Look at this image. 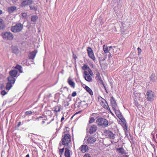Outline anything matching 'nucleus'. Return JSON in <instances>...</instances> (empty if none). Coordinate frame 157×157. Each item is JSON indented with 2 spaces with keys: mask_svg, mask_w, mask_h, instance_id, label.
<instances>
[{
  "mask_svg": "<svg viewBox=\"0 0 157 157\" xmlns=\"http://www.w3.org/2000/svg\"><path fill=\"white\" fill-rule=\"evenodd\" d=\"M96 122L98 125L99 127L105 128L109 125L108 121L103 118H98L96 120Z\"/></svg>",
  "mask_w": 157,
  "mask_h": 157,
  "instance_id": "obj_1",
  "label": "nucleus"
},
{
  "mask_svg": "<svg viewBox=\"0 0 157 157\" xmlns=\"http://www.w3.org/2000/svg\"><path fill=\"white\" fill-rule=\"evenodd\" d=\"M23 27V24L20 23H17L15 25L11 27V30L13 33L19 32L21 31Z\"/></svg>",
  "mask_w": 157,
  "mask_h": 157,
  "instance_id": "obj_2",
  "label": "nucleus"
},
{
  "mask_svg": "<svg viewBox=\"0 0 157 157\" xmlns=\"http://www.w3.org/2000/svg\"><path fill=\"white\" fill-rule=\"evenodd\" d=\"M86 99V100L81 101L78 103L77 105L78 108L80 109L81 108H86L87 107L88 104L89 103L88 101L90 100V98H88Z\"/></svg>",
  "mask_w": 157,
  "mask_h": 157,
  "instance_id": "obj_3",
  "label": "nucleus"
},
{
  "mask_svg": "<svg viewBox=\"0 0 157 157\" xmlns=\"http://www.w3.org/2000/svg\"><path fill=\"white\" fill-rule=\"evenodd\" d=\"M1 35L3 38L6 40H12L13 38V35L9 32H4L2 33Z\"/></svg>",
  "mask_w": 157,
  "mask_h": 157,
  "instance_id": "obj_4",
  "label": "nucleus"
},
{
  "mask_svg": "<svg viewBox=\"0 0 157 157\" xmlns=\"http://www.w3.org/2000/svg\"><path fill=\"white\" fill-rule=\"evenodd\" d=\"M71 137L70 135L69 134H66L65 135L61 140L62 143L63 145H68L69 143L71 142Z\"/></svg>",
  "mask_w": 157,
  "mask_h": 157,
  "instance_id": "obj_5",
  "label": "nucleus"
},
{
  "mask_svg": "<svg viewBox=\"0 0 157 157\" xmlns=\"http://www.w3.org/2000/svg\"><path fill=\"white\" fill-rule=\"evenodd\" d=\"M104 133L106 137L110 139L113 140L115 138L116 135L109 130H105Z\"/></svg>",
  "mask_w": 157,
  "mask_h": 157,
  "instance_id": "obj_6",
  "label": "nucleus"
},
{
  "mask_svg": "<svg viewBox=\"0 0 157 157\" xmlns=\"http://www.w3.org/2000/svg\"><path fill=\"white\" fill-rule=\"evenodd\" d=\"M155 94L151 90H148L146 93V96L147 100L150 101H151L153 100L154 98Z\"/></svg>",
  "mask_w": 157,
  "mask_h": 157,
  "instance_id": "obj_7",
  "label": "nucleus"
},
{
  "mask_svg": "<svg viewBox=\"0 0 157 157\" xmlns=\"http://www.w3.org/2000/svg\"><path fill=\"white\" fill-rule=\"evenodd\" d=\"M87 51L88 56L89 57L94 61L95 59V58L94 54L92 48L90 47H88L87 48Z\"/></svg>",
  "mask_w": 157,
  "mask_h": 157,
  "instance_id": "obj_8",
  "label": "nucleus"
},
{
  "mask_svg": "<svg viewBox=\"0 0 157 157\" xmlns=\"http://www.w3.org/2000/svg\"><path fill=\"white\" fill-rule=\"evenodd\" d=\"M32 0H23L21 3V6L22 7H25L32 4Z\"/></svg>",
  "mask_w": 157,
  "mask_h": 157,
  "instance_id": "obj_9",
  "label": "nucleus"
},
{
  "mask_svg": "<svg viewBox=\"0 0 157 157\" xmlns=\"http://www.w3.org/2000/svg\"><path fill=\"white\" fill-rule=\"evenodd\" d=\"M98 127L95 124L92 125L89 127V132L90 134H92L95 132L97 130Z\"/></svg>",
  "mask_w": 157,
  "mask_h": 157,
  "instance_id": "obj_10",
  "label": "nucleus"
},
{
  "mask_svg": "<svg viewBox=\"0 0 157 157\" xmlns=\"http://www.w3.org/2000/svg\"><path fill=\"white\" fill-rule=\"evenodd\" d=\"M96 139L94 136H90L87 140V143L90 144H93L96 141Z\"/></svg>",
  "mask_w": 157,
  "mask_h": 157,
  "instance_id": "obj_11",
  "label": "nucleus"
},
{
  "mask_svg": "<svg viewBox=\"0 0 157 157\" xmlns=\"http://www.w3.org/2000/svg\"><path fill=\"white\" fill-rule=\"evenodd\" d=\"M81 151L82 153L87 152L89 151L88 146L86 145H82L79 148Z\"/></svg>",
  "mask_w": 157,
  "mask_h": 157,
  "instance_id": "obj_12",
  "label": "nucleus"
},
{
  "mask_svg": "<svg viewBox=\"0 0 157 157\" xmlns=\"http://www.w3.org/2000/svg\"><path fill=\"white\" fill-rule=\"evenodd\" d=\"M116 150L117 152L121 155H125L126 154L125 151L123 147H121L117 148Z\"/></svg>",
  "mask_w": 157,
  "mask_h": 157,
  "instance_id": "obj_13",
  "label": "nucleus"
},
{
  "mask_svg": "<svg viewBox=\"0 0 157 157\" xmlns=\"http://www.w3.org/2000/svg\"><path fill=\"white\" fill-rule=\"evenodd\" d=\"M111 102L113 109L115 110L116 107L117 106V105L116 103V101L113 97H111Z\"/></svg>",
  "mask_w": 157,
  "mask_h": 157,
  "instance_id": "obj_14",
  "label": "nucleus"
},
{
  "mask_svg": "<svg viewBox=\"0 0 157 157\" xmlns=\"http://www.w3.org/2000/svg\"><path fill=\"white\" fill-rule=\"evenodd\" d=\"M17 71L16 70H13L9 72V74L11 76L14 77L17 76Z\"/></svg>",
  "mask_w": 157,
  "mask_h": 157,
  "instance_id": "obj_15",
  "label": "nucleus"
},
{
  "mask_svg": "<svg viewBox=\"0 0 157 157\" xmlns=\"http://www.w3.org/2000/svg\"><path fill=\"white\" fill-rule=\"evenodd\" d=\"M37 53V51L36 50H34L31 52L30 53L29 56V59H33L35 58Z\"/></svg>",
  "mask_w": 157,
  "mask_h": 157,
  "instance_id": "obj_16",
  "label": "nucleus"
},
{
  "mask_svg": "<svg viewBox=\"0 0 157 157\" xmlns=\"http://www.w3.org/2000/svg\"><path fill=\"white\" fill-rule=\"evenodd\" d=\"M70 151L67 148H65L64 155L66 157H71Z\"/></svg>",
  "mask_w": 157,
  "mask_h": 157,
  "instance_id": "obj_17",
  "label": "nucleus"
},
{
  "mask_svg": "<svg viewBox=\"0 0 157 157\" xmlns=\"http://www.w3.org/2000/svg\"><path fill=\"white\" fill-rule=\"evenodd\" d=\"M9 82H10L11 84H14L15 81V79L14 77L12 76L8 77L7 78Z\"/></svg>",
  "mask_w": 157,
  "mask_h": 157,
  "instance_id": "obj_18",
  "label": "nucleus"
},
{
  "mask_svg": "<svg viewBox=\"0 0 157 157\" xmlns=\"http://www.w3.org/2000/svg\"><path fill=\"white\" fill-rule=\"evenodd\" d=\"M68 82L72 87L74 88L75 87V83L72 81L70 78H69L68 79Z\"/></svg>",
  "mask_w": 157,
  "mask_h": 157,
  "instance_id": "obj_19",
  "label": "nucleus"
},
{
  "mask_svg": "<svg viewBox=\"0 0 157 157\" xmlns=\"http://www.w3.org/2000/svg\"><path fill=\"white\" fill-rule=\"evenodd\" d=\"M5 25L3 20L0 18V30L3 29L5 28Z\"/></svg>",
  "mask_w": 157,
  "mask_h": 157,
  "instance_id": "obj_20",
  "label": "nucleus"
},
{
  "mask_svg": "<svg viewBox=\"0 0 157 157\" xmlns=\"http://www.w3.org/2000/svg\"><path fill=\"white\" fill-rule=\"evenodd\" d=\"M85 89L91 95H93V92L92 90L88 86H85Z\"/></svg>",
  "mask_w": 157,
  "mask_h": 157,
  "instance_id": "obj_21",
  "label": "nucleus"
},
{
  "mask_svg": "<svg viewBox=\"0 0 157 157\" xmlns=\"http://www.w3.org/2000/svg\"><path fill=\"white\" fill-rule=\"evenodd\" d=\"M17 8L16 6H13L9 7L8 9V11L10 13H12L16 10Z\"/></svg>",
  "mask_w": 157,
  "mask_h": 157,
  "instance_id": "obj_22",
  "label": "nucleus"
},
{
  "mask_svg": "<svg viewBox=\"0 0 157 157\" xmlns=\"http://www.w3.org/2000/svg\"><path fill=\"white\" fill-rule=\"evenodd\" d=\"M38 18V17L36 15H33L31 17V21L32 22H35Z\"/></svg>",
  "mask_w": 157,
  "mask_h": 157,
  "instance_id": "obj_23",
  "label": "nucleus"
},
{
  "mask_svg": "<svg viewBox=\"0 0 157 157\" xmlns=\"http://www.w3.org/2000/svg\"><path fill=\"white\" fill-rule=\"evenodd\" d=\"M14 68L17 69L18 70L19 72L21 73L23 72L22 70V67L21 66L19 65H17Z\"/></svg>",
  "mask_w": 157,
  "mask_h": 157,
  "instance_id": "obj_24",
  "label": "nucleus"
},
{
  "mask_svg": "<svg viewBox=\"0 0 157 157\" xmlns=\"http://www.w3.org/2000/svg\"><path fill=\"white\" fill-rule=\"evenodd\" d=\"M85 80L88 82H91L92 80V77L90 76L89 75H87L85 76L84 77Z\"/></svg>",
  "mask_w": 157,
  "mask_h": 157,
  "instance_id": "obj_25",
  "label": "nucleus"
},
{
  "mask_svg": "<svg viewBox=\"0 0 157 157\" xmlns=\"http://www.w3.org/2000/svg\"><path fill=\"white\" fill-rule=\"evenodd\" d=\"M150 81L153 82H155L156 79V77L154 74H152L150 76Z\"/></svg>",
  "mask_w": 157,
  "mask_h": 157,
  "instance_id": "obj_26",
  "label": "nucleus"
},
{
  "mask_svg": "<svg viewBox=\"0 0 157 157\" xmlns=\"http://www.w3.org/2000/svg\"><path fill=\"white\" fill-rule=\"evenodd\" d=\"M12 86V84L8 82L6 84V88L7 90H9L11 88Z\"/></svg>",
  "mask_w": 157,
  "mask_h": 157,
  "instance_id": "obj_27",
  "label": "nucleus"
},
{
  "mask_svg": "<svg viewBox=\"0 0 157 157\" xmlns=\"http://www.w3.org/2000/svg\"><path fill=\"white\" fill-rule=\"evenodd\" d=\"M54 109H55V111L56 112H58L60 111L61 107L60 106L57 105L55 106L54 108Z\"/></svg>",
  "mask_w": 157,
  "mask_h": 157,
  "instance_id": "obj_28",
  "label": "nucleus"
},
{
  "mask_svg": "<svg viewBox=\"0 0 157 157\" xmlns=\"http://www.w3.org/2000/svg\"><path fill=\"white\" fill-rule=\"evenodd\" d=\"M69 104L68 102L67 101H64L63 102V105L65 107L68 106L69 105Z\"/></svg>",
  "mask_w": 157,
  "mask_h": 157,
  "instance_id": "obj_29",
  "label": "nucleus"
},
{
  "mask_svg": "<svg viewBox=\"0 0 157 157\" xmlns=\"http://www.w3.org/2000/svg\"><path fill=\"white\" fill-rule=\"evenodd\" d=\"M103 49L104 52L106 53H108L109 51L107 47L105 45L103 46Z\"/></svg>",
  "mask_w": 157,
  "mask_h": 157,
  "instance_id": "obj_30",
  "label": "nucleus"
},
{
  "mask_svg": "<svg viewBox=\"0 0 157 157\" xmlns=\"http://www.w3.org/2000/svg\"><path fill=\"white\" fill-rule=\"evenodd\" d=\"M82 69L83 70H88L90 68L87 65L84 64L82 67Z\"/></svg>",
  "mask_w": 157,
  "mask_h": 157,
  "instance_id": "obj_31",
  "label": "nucleus"
},
{
  "mask_svg": "<svg viewBox=\"0 0 157 157\" xmlns=\"http://www.w3.org/2000/svg\"><path fill=\"white\" fill-rule=\"evenodd\" d=\"M64 148L63 147L62 149H60L59 151V154L60 155H62L64 151Z\"/></svg>",
  "mask_w": 157,
  "mask_h": 157,
  "instance_id": "obj_32",
  "label": "nucleus"
},
{
  "mask_svg": "<svg viewBox=\"0 0 157 157\" xmlns=\"http://www.w3.org/2000/svg\"><path fill=\"white\" fill-rule=\"evenodd\" d=\"M113 51L114 53H117L118 50H119V49H118L116 47L113 46Z\"/></svg>",
  "mask_w": 157,
  "mask_h": 157,
  "instance_id": "obj_33",
  "label": "nucleus"
},
{
  "mask_svg": "<svg viewBox=\"0 0 157 157\" xmlns=\"http://www.w3.org/2000/svg\"><path fill=\"white\" fill-rule=\"evenodd\" d=\"M95 121V119L94 117H92L90 119V120L89 121V123L90 124L94 122Z\"/></svg>",
  "mask_w": 157,
  "mask_h": 157,
  "instance_id": "obj_34",
  "label": "nucleus"
},
{
  "mask_svg": "<svg viewBox=\"0 0 157 157\" xmlns=\"http://www.w3.org/2000/svg\"><path fill=\"white\" fill-rule=\"evenodd\" d=\"M32 113H33V112L31 111H27L25 112V114L26 115H28L29 114H32Z\"/></svg>",
  "mask_w": 157,
  "mask_h": 157,
  "instance_id": "obj_35",
  "label": "nucleus"
},
{
  "mask_svg": "<svg viewBox=\"0 0 157 157\" xmlns=\"http://www.w3.org/2000/svg\"><path fill=\"white\" fill-rule=\"evenodd\" d=\"M137 50L138 55H140L141 53L142 50L140 48H137Z\"/></svg>",
  "mask_w": 157,
  "mask_h": 157,
  "instance_id": "obj_36",
  "label": "nucleus"
},
{
  "mask_svg": "<svg viewBox=\"0 0 157 157\" xmlns=\"http://www.w3.org/2000/svg\"><path fill=\"white\" fill-rule=\"evenodd\" d=\"M1 94L2 95H5L7 94V93L4 90L2 91L1 92Z\"/></svg>",
  "mask_w": 157,
  "mask_h": 157,
  "instance_id": "obj_37",
  "label": "nucleus"
},
{
  "mask_svg": "<svg viewBox=\"0 0 157 157\" xmlns=\"http://www.w3.org/2000/svg\"><path fill=\"white\" fill-rule=\"evenodd\" d=\"M96 77L98 78L99 80L101 79V78L100 75V74L99 72H97V74H96Z\"/></svg>",
  "mask_w": 157,
  "mask_h": 157,
  "instance_id": "obj_38",
  "label": "nucleus"
},
{
  "mask_svg": "<svg viewBox=\"0 0 157 157\" xmlns=\"http://www.w3.org/2000/svg\"><path fill=\"white\" fill-rule=\"evenodd\" d=\"M29 7L31 10H36V9L34 6H29Z\"/></svg>",
  "mask_w": 157,
  "mask_h": 157,
  "instance_id": "obj_39",
  "label": "nucleus"
},
{
  "mask_svg": "<svg viewBox=\"0 0 157 157\" xmlns=\"http://www.w3.org/2000/svg\"><path fill=\"white\" fill-rule=\"evenodd\" d=\"M121 121L123 123L125 124L126 123V121L124 117L121 119Z\"/></svg>",
  "mask_w": 157,
  "mask_h": 157,
  "instance_id": "obj_40",
  "label": "nucleus"
},
{
  "mask_svg": "<svg viewBox=\"0 0 157 157\" xmlns=\"http://www.w3.org/2000/svg\"><path fill=\"white\" fill-rule=\"evenodd\" d=\"M117 116L120 120L123 117L121 114H117Z\"/></svg>",
  "mask_w": 157,
  "mask_h": 157,
  "instance_id": "obj_41",
  "label": "nucleus"
},
{
  "mask_svg": "<svg viewBox=\"0 0 157 157\" xmlns=\"http://www.w3.org/2000/svg\"><path fill=\"white\" fill-rule=\"evenodd\" d=\"M88 72L90 75L92 76L93 75V73L90 69H89L88 70Z\"/></svg>",
  "mask_w": 157,
  "mask_h": 157,
  "instance_id": "obj_42",
  "label": "nucleus"
},
{
  "mask_svg": "<svg viewBox=\"0 0 157 157\" xmlns=\"http://www.w3.org/2000/svg\"><path fill=\"white\" fill-rule=\"evenodd\" d=\"M83 157H91L90 155L88 153L85 154Z\"/></svg>",
  "mask_w": 157,
  "mask_h": 157,
  "instance_id": "obj_43",
  "label": "nucleus"
},
{
  "mask_svg": "<svg viewBox=\"0 0 157 157\" xmlns=\"http://www.w3.org/2000/svg\"><path fill=\"white\" fill-rule=\"evenodd\" d=\"M76 95V92L75 91L72 93L71 95L72 97H75Z\"/></svg>",
  "mask_w": 157,
  "mask_h": 157,
  "instance_id": "obj_44",
  "label": "nucleus"
},
{
  "mask_svg": "<svg viewBox=\"0 0 157 157\" xmlns=\"http://www.w3.org/2000/svg\"><path fill=\"white\" fill-rule=\"evenodd\" d=\"M84 73L85 74V76L87 75H89V74L88 73V72L87 71H84Z\"/></svg>",
  "mask_w": 157,
  "mask_h": 157,
  "instance_id": "obj_45",
  "label": "nucleus"
},
{
  "mask_svg": "<svg viewBox=\"0 0 157 157\" xmlns=\"http://www.w3.org/2000/svg\"><path fill=\"white\" fill-rule=\"evenodd\" d=\"M22 16L23 17H26L27 14L26 13H22Z\"/></svg>",
  "mask_w": 157,
  "mask_h": 157,
  "instance_id": "obj_46",
  "label": "nucleus"
},
{
  "mask_svg": "<svg viewBox=\"0 0 157 157\" xmlns=\"http://www.w3.org/2000/svg\"><path fill=\"white\" fill-rule=\"evenodd\" d=\"M113 48V47L112 46H110L109 47V52L112 50V49Z\"/></svg>",
  "mask_w": 157,
  "mask_h": 157,
  "instance_id": "obj_47",
  "label": "nucleus"
},
{
  "mask_svg": "<svg viewBox=\"0 0 157 157\" xmlns=\"http://www.w3.org/2000/svg\"><path fill=\"white\" fill-rule=\"evenodd\" d=\"M115 113H116V115H117H117H118V114H121L118 111H116V112H115Z\"/></svg>",
  "mask_w": 157,
  "mask_h": 157,
  "instance_id": "obj_48",
  "label": "nucleus"
},
{
  "mask_svg": "<svg viewBox=\"0 0 157 157\" xmlns=\"http://www.w3.org/2000/svg\"><path fill=\"white\" fill-rule=\"evenodd\" d=\"M21 122H19L18 123V124L17 125V127H19L21 125Z\"/></svg>",
  "mask_w": 157,
  "mask_h": 157,
  "instance_id": "obj_49",
  "label": "nucleus"
},
{
  "mask_svg": "<svg viewBox=\"0 0 157 157\" xmlns=\"http://www.w3.org/2000/svg\"><path fill=\"white\" fill-rule=\"evenodd\" d=\"M135 104L136 105V106H137L139 105V104L137 101H135Z\"/></svg>",
  "mask_w": 157,
  "mask_h": 157,
  "instance_id": "obj_50",
  "label": "nucleus"
},
{
  "mask_svg": "<svg viewBox=\"0 0 157 157\" xmlns=\"http://www.w3.org/2000/svg\"><path fill=\"white\" fill-rule=\"evenodd\" d=\"M112 55L111 54V53H109V55H108L109 58H111L112 57Z\"/></svg>",
  "mask_w": 157,
  "mask_h": 157,
  "instance_id": "obj_51",
  "label": "nucleus"
},
{
  "mask_svg": "<svg viewBox=\"0 0 157 157\" xmlns=\"http://www.w3.org/2000/svg\"><path fill=\"white\" fill-rule=\"evenodd\" d=\"M64 119V117L63 116L62 117L61 120V122H62Z\"/></svg>",
  "mask_w": 157,
  "mask_h": 157,
  "instance_id": "obj_52",
  "label": "nucleus"
},
{
  "mask_svg": "<svg viewBox=\"0 0 157 157\" xmlns=\"http://www.w3.org/2000/svg\"><path fill=\"white\" fill-rule=\"evenodd\" d=\"M18 0H12L13 3H14L16 2Z\"/></svg>",
  "mask_w": 157,
  "mask_h": 157,
  "instance_id": "obj_53",
  "label": "nucleus"
},
{
  "mask_svg": "<svg viewBox=\"0 0 157 157\" xmlns=\"http://www.w3.org/2000/svg\"><path fill=\"white\" fill-rule=\"evenodd\" d=\"M2 13V10H0V15Z\"/></svg>",
  "mask_w": 157,
  "mask_h": 157,
  "instance_id": "obj_54",
  "label": "nucleus"
},
{
  "mask_svg": "<svg viewBox=\"0 0 157 157\" xmlns=\"http://www.w3.org/2000/svg\"><path fill=\"white\" fill-rule=\"evenodd\" d=\"M26 157H29V154H27L26 155Z\"/></svg>",
  "mask_w": 157,
  "mask_h": 157,
  "instance_id": "obj_55",
  "label": "nucleus"
},
{
  "mask_svg": "<svg viewBox=\"0 0 157 157\" xmlns=\"http://www.w3.org/2000/svg\"><path fill=\"white\" fill-rule=\"evenodd\" d=\"M123 157H128V156L127 155H124Z\"/></svg>",
  "mask_w": 157,
  "mask_h": 157,
  "instance_id": "obj_56",
  "label": "nucleus"
},
{
  "mask_svg": "<svg viewBox=\"0 0 157 157\" xmlns=\"http://www.w3.org/2000/svg\"><path fill=\"white\" fill-rule=\"evenodd\" d=\"M101 105H102L104 106L105 105V104H101Z\"/></svg>",
  "mask_w": 157,
  "mask_h": 157,
  "instance_id": "obj_57",
  "label": "nucleus"
},
{
  "mask_svg": "<svg viewBox=\"0 0 157 157\" xmlns=\"http://www.w3.org/2000/svg\"><path fill=\"white\" fill-rule=\"evenodd\" d=\"M80 112H77L76 113H75V114H78V113H79Z\"/></svg>",
  "mask_w": 157,
  "mask_h": 157,
  "instance_id": "obj_58",
  "label": "nucleus"
},
{
  "mask_svg": "<svg viewBox=\"0 0 157 157\" xmlns=\"http://www.w3.org/2000/svg\"><path fill=\"white\" fill-rule=\"evenodd\" d=\"M75 115V114H74L71 117V118H72Z\"/></svg>",
  "mask_w": 157,
  "mask_h": 157,
  "instance_id": "obj_59",
  "label": "nucleus"
},
{
  "mask_svg": "<svg viewBox=\"0 0 157 157\" xmlns=\"http://www.w3.org/2000/svg\"><path fill=\"white\" fill-rule=\"evenodd\" d=\"M42 118V117H39L38 118Z\"/></svg>",
  "mask_w": 157,
  "mask_h": 157,
  "instance_id": "obj_60",
  "label": "nucleus"
},
{
  "mask_svg": "<svg viewBox=\"0 0 157 157\" xmlns=\"http://www.w3.org/2000/svg\"><path fill=\"white\" fill-rule=\"evenodd\" d=\"M74 59H75V58H76V56H75V57H74Z\"/></svg>",
  "mask_w": 157,
  "mask_h": 157,
  "instance_id": "obj_61",
  "label": "nucleus"
},
{
  "mask_svg": "<svg viewBox=\"0 0 157 157\" xmlns=\"http://www.w3.org/2000/svg\"><path fill=\"white\" fill-rule=\"evenodd\" d=\"M103 86H104V87H105V86H104V84H103Z\"/></svg>",
  "mask_w": 157,
  "mask_h": 157,
  "instance_id": "obj_62",
  "label": "nucleus"
},
{
  "mask_svg": "<svg viewBox=\"0 0 157 157\" xmlns=\"http://www.w3.org/2000/svg\"><path fill=\"white\" fill-rule=\"evenodd\" d=\"M60 157H62V155H60Z\"/></svg>",
  "mask_w": 157,
  "mask_h": 157,
  "instance_id": "obj_63",
  "label": "nucleus"
},
{
  "mask_svg": "<svg viewBox=\"0 0 157 157\" xmlns=\"http://www.w3.org/2000/svg\"><path fill=\"white\" fill-rule=\"evenodd\" d=\"M44 122H44V121H43V123H44Z\"/></svg>",
  "mask_w": 157,
  "mask_h": 157,
  "instance_id": "obj_64",
  "label": "nucleus"
}]
</instances>
